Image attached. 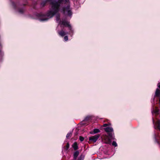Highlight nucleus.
<instances>
[{
  "label": "nucleus",
  "instance_id": "obj_14",
  "mask_svg": "<svg viewBox=\"0 0 160 160\" xmlns=\"http://www.w3.org/2000/svg\"><path fill=\"white\" fill-rule=\"evenodd\" d=\"M112 144L113 146H114L115 147H116L117 146V144L116 143V142L115 141L113 142L112 143Z\"/></svg>",
  "mask_w": 160,
  "mask_h": 160
},
{
  "label": "nucleus",
  "instance_id": "obj_15",
  "mask_svg": "<svg viewBox=\"0 0 160 160\" xmlns=\"http://www.w3.org/2000/svg\"><path fill=\"white\" fill-rule=\"evenodd\" d=\"M154 112L155 114H158V113L159 110L158 109H156L154 111Z\"/></svg>",
  "mask_w": 160,
  "mask_h": 160
},
{
  "label": "nucleus",
  "instance_id": "obj_18",
  "mask_svg": "<svg viewBox=\"0 0 160 160\" xmlns=\"http://www.w3.org/2000/svg\"><path fill=\"white\" fill-rule=\"evenodd\" d=\"M84 138L83 137H81V136L80 137L79 139L81 141V142L83 141L84 140Z\"/></svg>",
  "mask_w": 160,
  "mask_h": 160
},
{
  "label": "nucleus",
  "instance_id": "obj_21",
  "mask_svg": "<svg viewBox=\"0 0 160 160\" xmlns=\"http://www.w3.org/2000/svg\"><path fill=\"white\" fill-rule=\"evenodd\" d=\"M158 88H160V83H159L158 84Z\"/></svg>",
  "mask_w": 160,
  "mask_h": 160
},
{
  "label": "nucleus",
  "instance_id": "obj_8",
  "mask_svg": "<svg viewBox=\"0 0 160 160\" xmlns=\"http://www.w3.org/2000/svg\"><path fill=\"white\" fill-rule=\"evenodd\" d=\"M99 132H100V130L99 129L95 128L93 130V131L91 132L90 133L91 134H94Z\"/></svg>",
  "mask_w": 160,
  "mask_h": 160
},
{
  "label": "nucleus",
  "instance_id": "obj_4",
  "mask_svg": "<svg viewBox=\"0 0 160 160\" xmlns=\"http://www.w3.org/2000/svg\"><path fill=\"white\" fill-rule=\"evenodd\" d=\"M100 136V135L99 134H97L89 137L88 139L89 141L95 142L97 141Z\"/></svg>",
  "mask_w": 160,
  "mask_h": 160
},
{
  "label": "nucleus",
  "instance_id": "obj_24",
  "mask_svg": "<svg viewBox=\"0 0 160 160\" xmlns=\"http://www.w3.org/2000/svg\"><path fill=\"white\" fill-rule=\"evenodd\" d=\"M153 123H154V120L153 119Z\"/></svg>",
  "mask_w": 160,
  "mask_h": 160
},
{
  "label": "nucleus",
  "instance_id": "obj_7",
  "mask_svg": "<svg viewBox=\"0 0 160 160\" xmlns=\"http://www.w3.org/2000/svg\"><path fill=\"white\" fill-rule=\"evenodd\" d=\"M154 126L156 128H157L160 130V120L157 121L155 123Z\"/></svg>",
  "mask_w": 160,
  "mask_h": 160
},
{
  "label": "nucleus",
  "instance_id": "obj_2",
  "mask_svg": "<svg viewBox=\"0 0 160 160\" xmlns=\"http://www.w3.org/2000/svg\"><path fill=\"white\" fill-rule=\"evenodd\" d=\"M56 22L58 23L57 27V30L58 33L59 35L62 37L64 36L65 35L68 34V32H65L63 30L59 31V28L62 29V26L67 27L68 28L69 33L70 34L73 33V31L72 29L71 26L69 24V22L66 20L62 19V21L60 20V16L59 14L57 15L56 16Z\"/></svg>",
  "mask_w": 160,
  "mask_h": 160
},
{
  "label": "nucleus",
  "instance_id": "obj_16",
  "mask_svg": "<svg viewBox=\"0 0 160 160\" xmlns=\"http://www.w3.org/2000/svg\"><path fill=\"white\" fill-rule=\"evenodd\" d=\"M83 158L84 157L82 155H81L80 157L78 158L77 160H83Z\"/></svg>",
  "mask_w": 160,
  "mask_h": 160
},
{
  "label": "nucleus",
  "instance_id": "obj_25",
  "mask_svg": "<svg viewBox=\"0 0 160 160\" xmlns=\"http://www.w3.org/2000/svg\"><path fill=\"white\" fill-rule=\"evenodd\" d=\"M154 99L153 98V100H152L153 101H154Z\"/></svg>",
  "mask_w": 160,
  "mask_h": 160
},
{
  "label": "nucleus",
  "instance_id": "obj_11",
  "mask_svg": "<svg viewBox=\"0 0 160 160\" xmlns=\"http://www.w3.org/2000/svg\"><path fill=\"white\" fill-rule=\"evenodd\" d=\"M79 154V152L78 151H76L74 152L73 154L74 159H76Z\"/></svg>",
  "mask_w": 160,
  "mask_h": 160
},
{
  "label": "nucleus",
  "instance_id": "obj_10",
  "mask_svg": "<svg viewBox=\"0 0 160 160\" xmlns=\"http://www.w3.org/2000/svg\"><path fill=\"white\" fill-rule=\"evenodd\" d=\"M160 96V90H159L158 88L157 89L155 95H154V97H159Z\"/></svg>",
  "mask_w": 160,
  "mask_h": 160
},
{
  "label": "nucleus",
  "instance_id": "obj_9",
  "mask_svg": "<svg viewBox=\"0 0 160 160\" xmlns=\"http://www.w3.org/2000/svg\"><path fill=\"white\" fill-rule=\"evenodd\" d=\"M72 146L75 150H76L78 148V147L77 142H74L72 145Z\"/></svg>",
  "mask_w": 160,
  "mask_h": 160
},
{
  "label": "nucleus",
  "instance_id": "obj_19",
  "mask_svg": "<svg viewBox=\"0 0 160 160\" xmlns=\"http://www.w3.org/2000/svg\"><path fill=\"white\" fill-rule=\"evenodd\" d=\"M69 143L68 142L67 143V144L66 145V147H67V149H68L69 148Z\"/></svg>",
  "mask_w": 160,
  "mask_h": 160
},
{
  "label": "nucleus",
  "instance_id": "obj_1",
  "mask_svg": "<svg viewBox=\"0 0 160 160\" xmlns=\"http://www.w3.org/2000/svg\"><path fill=\"white\" fill-rule=\"evenodd\" d=\"M48 2L50 3L51 7L47 14L44 15L40 13L36 15L37 19L40 21L48 20L57 13L60 9L61 12L65 16L69 17L70 18L72 17V8L70 7L69 0H45L41 3V6L44 7Z\"/></svg>",
  "mask_w": 160,
  "mask_h": 160
},
{
  "label": "nucleus",
  "instance_id": "obj_20",
  "mask_svg": "<svg viewBox=\"0 0 160 160\" xmlns=\"http://www.w3.org/2000/svg\"><path fill=\"white\" fill-rule=\"evenodd\" d=\"M109 124H106V123H105V124H103V126L104 127H107V126H108Z\"/></svg>",
  "mask_w": 160,
  "mask_h": 160
},
{
  "label": "nucleus",
  "instance_id": "obj_3",
  "mask_svg": "<svg viewBox=\"0 0 160 160\" xmlns=\"http://www.w3.org/2000/svg\"><path fill=\"white\" fill-rule=\"evenodd\" d=\"M114 139L113 134L112 133H109L108 136L106 135L103 137V139L105 143L110 144L111 140Z\"/></svg>",
  "mask_w": 160,
  "mask_h": 160
},
{
  "label": "nucleus",
  "instance_id": "obj_5",
  "mask_svg": "<svg viewBox=\"0 0 160 160\" xmlns=\"http://www.w3.org/2000/svg\"><path fill=\"white\" fill-rule=\"evenodd\" d=\"M105 131L109 133H112L113 134V129L112 127H107L104 128Z\"/></svg>",
  "mask_w": 160,
  "mask_h": 160
},
{
  "label": "nucleus",
  "instance_id": "obj_12",
  "mask_svg": "<svg viewBox=\"0 0 160 160\" xmlns=\"http://www.w3.org/2000/svg\"><path fill=\"white\" fill-rule=\"evenodd\" d=\"M71 134H72V133L71 132H68L66 135V138H69L70 137V136L71 135Z\"/></svg>",
  "mask_w": 160,
  "mask_h": 160
},
{
  "label": "nucleus",
  "instance_id": "obj_26",
  "mask_svg": "<svg viewBox=\"0 0 160 160\" xmlns=\"http://www.w3.org/2000/svg\"><path fill=\"white\" fill-rule=\"evenodd\" d=\"M157 141V142H158V141H157H157Z\"/></svg>",
  "mask_w": 160,
  "mask_h": 160
},
{
  "label": "nucleus",
  "instance_id": "obj_22",
  "mask_svg": "<svg viewBox=\"0 0 160 160\" xmlns=\"http://www.w3.org/2000/svg\"><path fill=\"white\" fill-rule=\"evenodd\" d=\"M12 5L14 8H15V6L14 3H12Z\"/></svg>",
  "mask_w": 160,
  "mask_h": 160
},
{
  "label": "nucleus",
  "instance_id": "obj_27",
  "mask_svg": "<svg viewBox=\"0 0 160 160\" xmlns=\"http://www.w3.org/2000/svg\"><path fill=\"white\" fill-rule=\"evenodd\" d=\"M159 102H160V99H159Z\"/></svg>",
  "mask_w": 160,
  "mask_h": 160
},
{
  "label": "nucleus",
  "instance_id": "obj_17",
  "mask_svg": "<svg viewBox=\"0 0 160 160\" xmlns=\"http://www.w3.org/2000/svg\"><path fill=\"white\" fill-rule=\"evenodd\" d=\"M68 37L67 36H65L64 38V40L65 41H68Z\"/></svg>",
  "mask_w": 160,
  "mask_h": 160
},
{
  "label": "nucleus",
  "instance_id": "obj_23",
  "mask_svg": "<svg viewBox=\"0 0 160 160\" xmlns=\"http://www.w3.org/2000/svg\"><path fill=\"white\" fill-rule=\"evenodd\" d=\"M155 138L156 140V141H157V139H158V138H156V137H155Z\"/></svg>",
  "mask_w": 160,
  "mask_h": 160
},
{
  "label": "nucleus",
  "instance_id": "obj_6",
  "mask_svg": "<svg viewBox=\"0 0 160 160\" xmlns=\"http://www.w3.org/2000/svg\"><path fill=\"white\" fill-rule=\"evenodd\" d=\"M91 117L90 116H88L85 118L84 119L82 122V124L84 125L85 124V122H87L88 121H89L91 119Z\"/></svg>",
  "mask_w": 160,
  "mask_h": 160
},
{
  "label": "nucleus",
  "instance_id": "obj_13",
  "mask_svg": "<svg viewBox=\"0 0 160 160\" xmlns=\"http://www.w3.org/2000/svg\"><path fill=\"white\" fill-rule=\"evenodd\" d=\"M24 11V9L23 8H22L21 9H20L19 10L18 12L20 13H22Z\"/></svg>",
  "mask_w": 160,
  "mask_h": 160
}]
</instances>
